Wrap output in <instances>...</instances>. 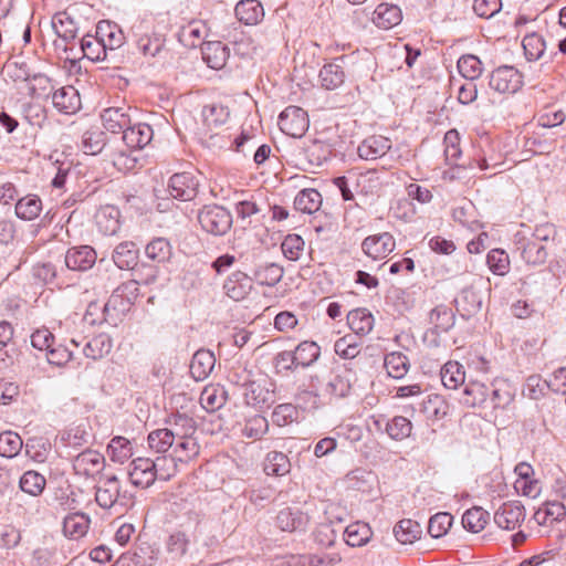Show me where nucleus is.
<instances>
[{
	"mask_svg": "<svg viewBox=\"0 0 566 566\" xmlns=\"http://www.w3.org/2000/svg\"><path fill=\"white\" fill-rule=\"evenodd\" d=\"M453 522V516L447 512H440L430 517L428 523V533L440 538L447 534Z\"/></svg>",
	"mask_w": 566,
	"mask_h": 566,
	"instance_id": "nucleus-59",
	"label": "nucleus"
},
{
	"mask_svg": "<svg viewBox=\"0 0 566 566\" xmlns=\"http://www.w3.org/2000/svg\"><path fill=\"white\" fill-rule=\"evenodd\" d=\"M411 421L402 416H396L386 423V432L391 439L397 441L408 438L411 434Z\"/></svg>",
	"mask_w": 566,
	"mask_h": 566,
	"instance_id": "nucleus-53",
	"label": "nucleus"
},
{
	"mask_svg": "<svg viewBox=\"0 0 566 566\" xmlns=\"http://www.w3.org/2000/svg\"><path fill=\"white\" fill-rule=\"evenodd\" d=\"M175 453L180 461H188L199 453V446L192 436L176 438Z\"/></svg>",
	"mask_w": 566,
	"mask_h": 566,
	"instance_id": "nucleus-62",
	"label": "nucleus"
},
{
	"mask_svg": "<svg viewBox=\"0 0 566 566\" xmlns=\"http://www.w3.org/2000/svg\"><path fill=\"white\" fill-rule=\"evenodd\" d=\"M281 249L286 259L297 261L304 250V240L298 234H287L281 244Z\"/></svg>",
	"mask_w": 566,
	"mask_h": 566,
	"instance_id": "nucleus-63",
	"label": "nucleus"
},
{
	"mask_svg": "<svg viewBox=\"0 0 566 566\" xmlns=\"http://www.w3.org/2000/svg\"><path fill=\"white\" fill-rule=\"evenodd\" d=\"M486 263L490 271L495 275L503 276L510 271L509 254L502 249L491 250L488 253Z\"/></svg>",
	"mask_w": 566,
	"mask_h": 566,
	"instance_id": "nucleus-55",
	"label": "nucleus"
},
{
	"mask_svg": "<svg viewBox=\"0 0 566 566\" xmlns=\"http://www.w3.org/2000/svg\"><path fill=\"white\" fill-rule=\"evenodd\" d=\"M522 45L528 61L542 59L546 49L544 38L537 33L526 34L522 41Z\"/></svg>",
	"mask_w": 566,
	"mask_h": 566,
	"instance_id": "nucleus-51",
	"label": "nucleus"
},
{
	"mask_svg": "<svg viewBox=\"0 0 566 566\" xmlns=\"http://www.w3.org/2000/svg\"><path fill=\"white\" fill-rule=\"evenodd\" d=\"M391 148V140L381 135L365 138L357 148L358 156L365 160H376Z\"/></svg>",
	"mask_w": 566,
	"mask_h": 566,
	"instance_id": "nucleus-13",
	"label": "nucleus"
},
{
	"mask_svg": "<svg viewBox=\"0 0 566 566\" xmlns=\"http://www.w3.org/2000/svg\"><path fill=\"white\" fill-rule=\"evenodd\" d=\"M277 124L285 135L300 138L308 129L310 120L303 108L292 105L280 114Z\"/></svg>",
	"mask_w": 566,
	"mask_h": 566,
	"instance_id": "nucleus-6",
	"label": "nucleus"
},
{
	"mask_svg": "<svg viewBox=\"0 0 566 566\" xmlns=\"http://www.w3.org/2000/svg\"><path fill=\"white\" fill-rule=\"evenodd\" d=\"M459 73L469 81L479 78L482 74V62L476 55H462L458 61Z\"/></svg>",
	"mask_w": 566,
	"mask_h": 566,
	"instance_id": "nucleus-52",
	"label": "nucleus"
},
{
	"mask_svg": "<svg viewBox=\"0 0 566 566\" xmlns=\"http://www.w3.org/2000/svg\"><path fill=\"white\" fill-rule=\"evenodd\" d=\"M168 55V50L165 49V38L163 34H156L154 40L144 45V57L151 56L156 59L151 65L156 63L164 64Z\"/></svg>",
	"mask_w": 566,
	"mask_h": 566,
	"instance_id": "nucleus-61",
	"label": "nucleus"
},
{
	"mask_svg": "<svg viewBox=\"0 0 566 566\" xmlns=\"http://www.w3.org/2000/svg\"><path fill=\"white\" fill-rule=\"evenodd\" d=\"M254 279L261 285L274 286L283 276V269L275 263L260 265L254 271Z\"/></svg>",
	"mask_w": 566,
	"mask_h": 566,
	"instance_id": "nucleus-49",
	"label": "nucleus"
},
{
	"mask_svg": "<svg viewBox=\"0 0 566 566\" xmlns=\"http://www.w3.org/2000/svg\"><path fill=\"white\" fill-rule=\"evenodd\" d=\"M21 437L12 431L0 433V455L4 458H13L22 448Z\"/></svg>",
	"mask_w": 566,
	"mask_h": 566,
	"instance_id": "nucleus-58",
	"label": "nucleus"
},
{
	"mask_svg": "<svg viewBox=\"0 0 566 566\" xmlns=\"http://www.w3.org/2000/svg\"><path fill=\"white\" fill-rule=\"evenodd\" d=\"M240 22L247 25H254L262 21L264 9L259 0H241L234 9Z\"/></svg>",
	"mask_w": 566,
	"mask_h": 566,
	"instance_id": "nucleus-22",
	"label": "nucleus"
},
{
	"mask_svg": "<svg viewBox=\"0 0 566 566\" xmlns=\"http://www.w3.org/2000/svg\"><path fill=\"white\" fill-rule=\"evenodd\" d=\"M490 518V514L488 511L483 510L480 506H474L465 511L462 516V525L465 530L472 533H479L484 530L488 521Z\"/></svg>",
	"mask_w": 566,
	"mask_h": 566,
	"instance_id": "nucleus-44",
	"label": "nucleus"
},
{
	"mask_svg": "<svg viewBox=\"0 0 566 566\" xmlns=\"http://www.w3.org/2000/svg\"><path fill=\"white\" fill-rule=\"evenodd\" d=\"M201 115L206 143L209 146L222 148L232 145L230 140L231 135L226 134L227 129L223 128L230 116L228 107L222 104L212 103L202 108ZM249 139L250 137L244 133L234 138L233 144L235 151L243 153V145Z\"/></svg>",
	"mask_w": 566,
	"mask_h": 566,
	"instance_id": "nucleus-1",
	"label": "nucleus"
},
{
	"mask_svg": "<svg viewBox=\"0 0 566 566\" xmlns=\"http://www.w3.org/2000/svg\"><path fill=\"white\" fill-rule=\"evenodd\" d=\"M205 32V24L199 20H193L180 28L178 40L185 48L193 49L202 43Z\"/></svg>",
	"mask_w": 566,
	"mask_h": 566,
	"instance_id": "nucleus-26",
	"label": "nucleus"
},
{
	"mask_svg": "<svg viewBox=\"0 0 566 566\" xmlns=\"http://www.w3.org/2000/svg\"><path fill=\"white\" fill-rule=\"evenodd\" d=\"M489 85L501 94H513L522 87L523 76L514 66L504 65L491 73Z\"/></svg>",
	"mask_w": 566,
	"mask_h": 566,
	"instance_id": "nucleus-7",
	"label": "nucleus"
},
{
	"mask_svg": "<svg viewBox=\"0 0 566 566\" xmlns=\"http://www.w3.org/2000/svg\"><path fill=\"white\" fill-rule=\"evenodd\" d=\"M113 260L119 269L134 270L139 260L137 244L133 241L119 243L113 252Z\"/></svg>",
	"mask_w": 566,
	"mask_h": 566,
	"instance_id": "nucleus-21",
	"label": "nucleus"
},
{
	"mask_svg": "<svg viewBox=\"0 0 566 566\" xmlns=\"http://www.w3.org/2000/svg\"><path fill=\"white\" fill-rule=\"evenodd\" d=\"M125 149H120L113 158L114 166L122 171H133L142 158V124L127 125L123 129Z\"/></svg>",
	"mask_w": 566,
	"mask_h": 566,
	"instance_id": "nucleus-3",
	"label": "nucleus"
},
{
	"mask_svg": "<svg viewBox=\"0 0 566 566\" xmlns=\"http://www.w3.org/2000/svg\"><path fill=\"white\" fill-rule=\"evenodd\" d=\"M294 354L296 366L306 368L319 358L321 347L315 342L304 340L296 346Z\"/></svg>",
	"mask_w": 566,
	"mask_h": 566,
	"instance_id": "nucleus-38",
	"label": "nucleus"
},
{
	"mask_svg": "<svg viewBox=\"0 0 566 566\" xmlns=\"http://www.w3.org/2000/svg\"><path fill=\"white\" fill-rule=\"evenodd\" d=\"M322 206V195L313 188L301 190L295 199L294 207L297 211L312 214L316 212Z\"/></svg>",
	"mask_w": 566,
	"mask_h": 566,
	"instance_id": "nucleus-32",
	"label": "nucleus"
},
{
	"mask_svg": "<svg viewBox=\"0 0 566 566\" xmlns=\"http://www.w3.org/2000/svg\"><path fill=\"white\" fill-rule=\"evenodd\" d=\"M361 349V342L356 335L347 334L334 344L335 353L343 359H354Z\"/></svg>",
	"mask_w": 566,
	"mask_h": 566,
	"instance_id": "nucleus-43",
	"label": "nucleus"
},
{
	"mask_svg": "<svg viewBox=\"0 0 566 566\" xmlns=\"http://www.w3.org/2000/svg\"><path fill=\"white\" fill-rule=\"evenodd\" d=\"M45 484V478L33 470L24 472L19 481L20 489L32 496L41 495L44 491Z\"/></svg>",
	"mask_w": 566,
	"mask_h": 566,
	"instance_id": "nucleus-45",
	"label": "nucleus"
},
{
	"mask_svg": "<svg viewBox=\"0 0 566 566\" xmlns=\"http://www.w3.org/2000/svg\"><path fill=\"white\" fill-rule=\"evenodd\" d=\"M349 371L335 374L323 388V395L329 400L345 398L350 394L352 381Z\"/></svg>",
	"mask_w": 566,
	"mask_h": 566,
	"instance_id": "nucleus-23",
	"label": "nucleus"
},
{
	"mask_svg": "<svg viewBox=\"0 0 566 566\" xmlns=\"http://www.w3.org/2000/svg\"><path fill=\"white\" fill-rule=\"evenodd\" d=\"M374 323L375 318L367 308H355L347 314V324L358 338L368 335Z\"/></svg>",
	"mask_w": 566,
	"mask_h": 566,
	"instance_id": "nucleus-20",
	"label": "nucleus"
},
{
	"mask_svg": "<svg viewBox=\"0 0 566 566\" xmlns=\"http://www.w3.org/2000/svg\"><path fill=\"white\" fill-rule=\"evenodd\" d=\"M118 481L116 476L106 479L96 489L95 501L103 509L112 507L117 501L118 496Z\"/></svg>",
	"mask_w": 566,
	"mask_h": 566,
	"instance_id": "nucleus-34",
	"label": "nucleus"
},
{
	"mask_svg": "<svg viewBox=\"0 0 566 566\" xmlns=\"http://www.w3.org/2000/svg\"><path fill=\"white\" fill-rule=\"evenodd\" d=\"M167 423L169 428H166L168 432L172 433V439L176 438H187L188 436H193L196 432V421L192 417L187 413L176 412L172 413Z\"/></svg>",
	"mask_w": 566,
	"mask_h": 566,
	"instance_id": "nucleus-27",
	"label": "nucleus"
},
{
	"mask_svg": "<svg viewBox=\"0 0 566 566\" xmlns=\"http://www.w3.org/2000/svg\"><path fill=\"white\" fill-rule=\"evenodd\" d=\"M96 262V252L90 245L72 247L65 253V265L72 271L90 270Z\"/></svg>",
	"mask_w": 566,
	"mask_h": 566,
	"instance_id": "nucleus-11",
	"label": "nucleus"
},
{
	"mask_svg": "<svg viewBox=\"0 0 566 566\" xmlns=\"http://www.w3.org/2000/svg\"><path fill=\"white\" fill-rule=\"evenodd\" d=\"M449 406L439 395H430L421 402V412L428 420H440L448 413Z\"/></svg>",
	"mask_w": 566,
	"mask_h": 566,
	"instance_id": "nucleus-42",
	"label": "nucleus"
},
{
	"mask_svg": "<svg viewBox=\"0 0 566 566\" xmlns=\"http://www.w3.org/2000/svg\"><path fill=\"white\" fill-rule=\"evenodd\" d=\"M112 349V339L106 334H99L90 339L83 347V354L91 359H101Z\"/></svg>",
	"mask_w": 566,
	"mask_h": 566,
	"instance_id": "nucleus-40",
	"label": "nucleus"
},
{
	"mask_svg": "<svg viewBox=\"0 0 566 566\" xmlns=\"http://www.w3.org/2000/svg\"><path fill=\"white\" fill-rule=\"evenodd\" d=\"M228 57V48L219 41L208 42L202 48V59L213 70L222 69Z\"/></svg>",
	"mask_w": 566,
	"mask_h": 566,
	"instance_id": "nucleus-25",
	"label": "nucleus"
},
{
	"mask_svg": "<svg viewBox=\"0 0 566 566\" xmlns=\"http://www.w3.org/2000/svg\"><path fill=\"white\" fill-rule=\"evenodd\" d=\"M102 124L105 129L116 134L123 130L127 125H130V116L118 107H109L101 114Z\"/></svg>",
	"mask_w": 566,
	"mask_h": 566,
	"instance_id": "nucleus-29",
	"label": "nucleus"
},
{
	"mask_svg": "<svg viewBox=\"0 0 566 566\" xmlns=\"http://www.w3.org/2000/svg\"><path fill=\"white\" fill-rule=\"evenodd\" d=\"M105 463L104 457L92 449H86L73 459V470L75 474L91 478L103 470Z\"/></svg>",
	"mask_w": 566,
	"mask_h": 566,
	"instance_id": "nucleus-10",
	"label": "nucleus"
},
{
	"mask_svg": "<svg viewBox=\"0 0 566 566\" xmlns=\"http://www.w3.org/2000/svg\"><path fill=\"white\" fill-rule=\"evenodd\" d=\"M223 290L233 301H242L252 290V279L241 271H235L224 281Z\"/></svg>",
	"mask_w": 566,
	"mask_h": 566,
	"instance_id": "nucleus-16",
	"label": "nucleus"
},
{
	"mask_svg": "<svg viewBox=\"0 0 566 566\" xmlns=\"http://www.w3.org/2000/svg\"><path fill=\"white\" fill-rule=\"evenodd\" d=\"M107 451L113 461L124 463L133 457V444L125 437H114L107 447Z\"/></svg>",
	"mask_w": 566,
	"mask_h": 566,
	"instance_id": "nucleus-46",
	"label": "nucleus"
},
{
	"mask_svg": "<svg viewBox=\"0 0 566 566\" xmlns=\"http://www.w3.org/2000/svg\"><path fill=\"white\" fill-rule=\"evenodd\" d=\"M106 145V136L98 129L86 130L82 136V149L87 155L99 154Z\"/></svg>",
	"mask_w": 566,
	"mask_h": 566,
	"instance_id": "nucleus-54",
	"label": "nucleus"
},
{
	"mask_svg": "<svg viewBox=\"0 0 566 566\" xmlns=\"http://www.w3.org/2000/svg\"><path fill=\"white\" fill-rule=\"evenodd\" d=\"M402 18L399 7L389 3H380L374 11L373 22L381 29L388 30L400 23Z\"/></svg>",
	"mask_w": 566,
	"mask_h": 566,
	"instance_id": "nucleus-24",
	"label": "nucleus"
},
{
	"mask_svg": "<svg viewBox=\"0 0 566 566\" xmlns=\"http://www.w3.org/2000/svg\"><path fill=\"white\" fill-rule=\"evenodd\" d=\"M490 396V385L479 380H469L462 392L461 403L470 407H486Z\"/></svg>",
	"mask_w": 566,
	"mask_h": 566,
	"instance_id": "nucleus-15",
	"label": "nucleus"
},
{
	"mask_svg": "<svg viewBox=\"0 0 566 566\" xmlns=\"http://www.w3.org/2000/svg\"><path fill=\"white\" fill-rule=\"evenodd\" d=\"M53 106L61 113L74 114L81 108V97L73 86L60 87L52 94Z\"/></svg>",
	"mask_w": 566,
	"mask_h": 566,
	"instance_id": "nucleus-17",
	"label": "nucleus"
},
{
	"mask_svg": "<svg viewBox=\"0 0 566 566\" xmlns=\"http://www.w3.org/2000/svg\"><path fill=\"white\" fill-rule=\"evenodd\" d=\"M90 518L84 513L69 514L63 521V533L72 539L83 537L88 530Z\"/></svg>",
	"mask_w": 566,
	"mask_h": 566,
	"instance_id": "nucleus-31",
	"label": "nucleus"
},
{
	"mask_svg": "<svg viewBox=\"0 0 566 566\" xmlns=\"http://www.w3.org/2000/svg\"><path fill=\"white\" fill-rule=\"evenodd\" d=\"M517 249L521 251L522 259L532 265L545 263L548 252L546 244H539L530 238L521 237L517 240Z\"/></svg>",
	"mask_w": 566,
	"mask_h": 566,
	"instance_id": "nucleus-18",
	"label": "nucleus"
},
{
	"mask_svg": "<svg viewBox=\"0 0 566 566\" xmlns=\"http://www.w3.org/2000/svg\"><path fill=\"white\" fill-rule=\"evenodd\" d=\"M199 181L191 172L175 174L169 178L167 186L161 180L153 188L157 200L156 209L159 212L171 210L172 199L190 201L198 195Z\"/></svg>",
	"mask_w": 566,
	"mask_h": 566,
	"instance_id": "nucleus-2",
	"label": "nucleus"
},
{
	"mask_svg": "<svg viewBox=\"0 0 566 566\" xmlns=\"http://www.w3.org/2000/svg\"><path fill=\"white\" fill-rule=\"evenodd\" d=\"M384 366L388 376L401 379L409 370V358L401 352H392L385 356Z\"/></svg>",
	"mask_w": 566,
	"mask_h": 566,
	"instance_id": "nucleus-35",
	"label": "nucleus"
},
{
	"mask_svg": "<svg viewBox=\"0 0 566 566\" xmlns=\"http://www.w3.org/2000/svg\"><path fill=\"white\" fill-rule=\"evenodd\" d=\"M269 429L268 419L261 415L250 417L242 429V434L254 440L261 439Z\"/></svg>",
	"mask_w": 566,
	"mask_h": 566,
	"instance_id": "nucleus-60",
	"label": "nucleus"
},
{
	"mask_svg": "<svg viewBox=\"0 0 566 566\" xmlns=\"http://www.w3.org/2000/svg\"><path fill=\"white\" fill-rule=\"evenodd\" d=\"M147 440L149 448L159 453L166 452L175 443L172 433L168 432L166 428L150 432Z\"/></svg>",
	"mask_w": 566,
	"mask_h": 566,
	"instance_id": "nucleus-64",
	"label": "nucleus"
},
{
	"mask_svg": "<svg viewBox=\"0 0 566 566\" xmlns=\"http://www.w3.org/2000/svg\"><path fill=\"white\" fill-rule=\"evenodd\" d=\"M441 381L448 389H458L460 386H465V371L463 366L458 361L446 363L440 370Z\"/></svg>",
	"mask_w": 566,
	"mask_h": 566,
	"instance_id": "nucleus-30",
	"label": "nucleus"
},
{
	"mask_svg": "<svg viewBox=\"0 0 566 566\" xmlns=\"http://www.w3.org/2000/svg\"><path fill=\"white\" fill-rule=\"evenodd\" d=\"M201 228L213 235H224L232 227V214L222 206L208 205L198 213Z\"/></svg>",
	"mask_w": 566,
	"mask_h": 566,
	"instance_id": "nucleus-4",
	"label": "nucleus"
},
{
	"mask_svg": "<svg viewBox=\"0 0 566 566\" xmlns=\"http://www.w3.org/2000/svg\"><path fill=\"white\" fill-rule=\"evenodd\" d=\"M526 511L524 505L518 501L504 502L494 512V523L502 530L514 531L525 521Z\"/></svg>",
	"mask_w": 566,
	"mask_h": 566,
	"instance_id": "nucleus-8",
	"label": "nucleus"
},
{
	"mask_svg": "<svg viewBox=\"0 0 566 566\" xmlns=\"http://www.w3.org/2000/svg\"><path fill=\"white\" fill-rule=\"evenodd\" d=\"M244 388L243 397L248 406L254 408H269L275 402V392L272 384L253 381L250 379V374H245L242 382Z\"/></svg>",
	"mask_w": 566,
	"mask_h": 566,
	"instance_id": "nucleus-5",
	"label": "nucleus"
},
{
	"mask_svg": "<svg viewBox=\"0 0 566 566\" xmlns=\"http://www.w3.org/2000/svg\"><path fill=\"white\" fill-rule=\"evenodd\" d=\"M396 539L401 544H412L420 537L421 526L410 518L399 521L394 527Z\"/></svg>",
	"mask_w": 566,
	"mask_h": 566,
	"instance_id": "nucleus-39",
	"label": "nucleus"
},
{
	"mask_svg": "<svg viewBox=\"0 0 566 566\" xmlns=\"http://www.w3.org/2000/svg\"><path fill=\"white\" fill-rule=\"evenodd\" d=\"M148 259L157 263H164L171 256V245L165 238H156L145 247Z\"/></svg>",
	"mask_w": 566,
	"mask_h": 566,
	"instance_id": "nucleus-47",
	"label": "nucleus"
},
{
	"mask_svg": "<svg viewBox=\"0 0 566 566\" xmlns=\"http://www.w3.org/2000/svg\"><path fill=\"white\" fill-rule=\"evenodd\" d=\"M216 357L208 349H199L192 356L190 363V374L197 381L205 380L213 370Z\"/></svg>",
	"mask_w": 566,
	"mask_h": 566,
	"instance_id": "nucleus-19",
	"label": "nucleus"
},
{
	"mask_svg": "<svg viewBox=\"0 0 566 566\" xmlns=\"http://www.w3.org/2000/svg\"><path fill=\"white\" fill-rule=\"evenodd\" d=\"M344 62L345 57L340 56L335 59L333 62L325 64L319 70L318 78L322 87L332 91L344 84L346 77L343 65Z\"/></svg>",
	"mask_w": 566,
	"mask_h": 566,
	"instance_id": "nucleus-12",
	"label": "nucleus"
},
{
	"mask_svg": "<svg viewBox=\"0 0 566 566\" xmlns=\"http://www.w3.org/2000/svg\"><path fill=\"white\" fill-rule=\"evenodd\" d=\"M371 530L368 524L356 522L349 524L344 531V541L352 547L365 545L371 537Z\"/></svg>",
	"mask_w": 566,
	"mask_h": 566,
	"instance_id": "nucleus-37",
	"label": "nucleus"
},
{
	"mask_svg": "<svg viewBox=\"0 0 566 566\" xmlns=\"http://www.w3.org/2000/svg\"><path fill=\"white\" fill-rule=\"evenodd\" d=\"M429 319L436 331L442 333L452 327L454 315L447 306H437L430 312Z\"/></svg>",
	"mask_w": 566,
	"mask_h": 566,
	"instance_id": "nucleus-57",
	"label": "nucleus"
},
{
	"mask_svg": "<svg viewBox=\"0 0 566 566\" xmlns=\"http://www.w3.org/2000/svg\"><path fill=\"white\" fill-rule=\"evenodd\" d=\"M42 211V201L35 195L20 198L15 203V214L19 219L31 221Z\"/></svg>",
	"mask_w": 566,
	"mask_h": 566,
	"instance_id": "nucleus-36",
	"label": "nucleus"
},
{
	"mask_svg": "<svg viewBox=\"0 0 566 566\" xmlns=\"http://www.w3.org/2000/svg\"><path fill=\"white\" fill-rule=\"evenodd\" d=\"M308 523V515L298 509L285 507L276 516V525L284 532H304Z\"/></svg>",
	"mask_w": 566,
	"mask_h": 566,
	"instance_id": "nucleus-14",
	"label": "nucleus"
},
{
	"mask_svg": "<svg viewBox=\"0 0 566 566\" xmlns=\"http://www.w3.org/2000/svg\"><path fill=\"white\" fill-rule=\"evenodd\" d=\"M291 463L283 452L271 451L266 454L264 460V472L268 475L282 476L289 473Z\"/></svg>",
	"mask_w": 566,
	"mask_h": 566,
	"instance_id": "nucleus-41",
	"label": "nucleus"
},
{
	"mask_svg": "<svg viewBox=\"0 0 566 566\" xmlns=\"http://www.w3.org/2000/svg\"><path fill=\"white\" fill-rule=\"evenodd\" d=\"M130 308L132 305H129L127 301L119 295V293L114 291L105 303L104 311H106V315L108 316L107 324L116 326L125 314L130 311Z\"/></svg>",
	"mask_w": 566,
	"mask_h": 566,
	"instance_id": "nucleus-33",
	"label": "nucleus"
},
{
	"mask_svg": "<svg viewBox=\"0 0 566 566\" xmlns=\"http://www.w3.org/2000/svg\"><path fill=\"white\" fill-rule=\"evenodd\" d=\"M395 238L389 232L368 235L361 242L364 253L373 260L385 259L395 250Z\"/></svg>",
	"mask_w": 566,
	"mask_h": 566,
	"instance_id": "nucleus-9",
	"label": "nucleus"
},
{
	"mask_svg": "<svg viewBox=\"0 0 566 566\" xmlns=\"http://www.w3.org/2000/svg\"><path fill=\"white\" fill-rule=\"evenodd\" d=\"M53 28L56 34L65 41L74 40L77 36V24L74 19L65 12L59 13L54 18Z\"/></svg>",
	"mask_w": 566,
	"mask_h": 566,
	"instance_id": "nucleus-50",
	"label": "nucleus"
},
{
	"mask_svg": "<svg viewBox=\"0 0 566 566\" xmlns=\"http://www.w3.org/2000/svg\"><path fill=\"white\" fill-rule=\"evenodd\" d=\"M118 210L114 207L102 208L96 214V222L105 234H114L119 228Z\"/></svg>",
	"mask_w": 566,
	"mask_h": 566,
	"instance_id": "nucleus-56",
	"label": "nucleus"
},
{
	"mask_svg": "<svg viewBox=\"0 0 566 566\" xmlns=\"http://www.w3.org/2000/svg\"><path fill=\"white\" fill-rule=\"evenodd\" d=\"M513 401V395L506 384H491L486 407L492 409H505Z\"/></svg>",
	"mask_w": 566,
	"mask_h": 566,
	"instance_id": "nucleus-48",
	"label": "nucleus"
},
{
	"mask_svg": "<svg viewBox=\"0 0 566 566\" xmlns=\"http://www.w3.org/2000/svg\"><path fill=\"white\" fill-rule=\"evenodd\" d=\"M200 405L209 412L219 410L227 401V391L218 385H209L200 394Z\"/></svg>",
	"mask_w": 566,
	"mask_h": 566,
	"instance_id": "nucleus-28",
	"label": "nucleus"
}]
</instances>
